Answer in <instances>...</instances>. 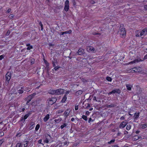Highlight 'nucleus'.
Instances as JSON below:
<instances>
[{
	"label": "nucleus",
	"mask_w": 147,
	"mask_h": 147,
	"mask_svg": "<svg viewBox=\"0 0 147 147\" xmlns=\"http://www.w3.org/2000/svg\"><path fill=\"white\" fill-rule=\"evenodd\" d=\"M64 93V90L61 88L54 90H52L49 91V93L51 94H56L57 95H60L63 94Z\"/></svg>",
	"instance_id": "1"
},
{
	"label": "nucleus",
	"mask_w": 147,
	"mask_h": 147,
	"mask_svg": "<svg viewBox=\"0 0 147 147\" xmlns=\"http://www.w3.org/2000/svg\"><path fill=\"white\" fill-rule=\"evenodd\" d=\"M118 34L120 35L121 37L123 38L125 36V31L124 28L120 26L118 32Z\"/></svg>",
	"instance_id": "2"
},
{
	"label": "nucleus",
	"mask_w": 147,
	"mask_h": 147,
	"mask_svg": "<svg viewBox=\"0 0 147 147\" xmlns=\"http://www.w3.org/2000/svg\"><path fill=\"white\" fill-rule=\"evenodd\" d=\"M132 73L133 72H139L142 71V69L140 67H136L130 69Z\"/></svg>",
	"instance_id": "3"
},
{
	"label": "nucleus",
	"mask_w": 147,
	"mask_h": 147,
	"mask_svg": "<svg viewBox=\"0 0 147 147\" xmlns=\"http://www.w3.org/2000/svg\"><path fill=\"white\" fill-rule=\"evenodd\" d=\"M56 98L54 97L50 98L48 100V104L49 105H52L56 102Z\"/></svg>",
	"instance_id": "4"
},
{
	"label": "nucleus",
	"mask_w": 147,
	"mask_h": 147,
	"mask_svg": "<svg viewBox=\"0 0 147 147\" xmlns=\"http://www.w3.org/2000/svg\"><path fill=\"white\" fill-rule=\"evenodd\" d=\"M69 3L68 0H66L65 2L64 9L66 11H68L69 9Z\"/></svg>",
	"instance_id": "5"
},
{
	"label": "nucleus",
	"mask_w": 147,
	"mask_h": 147,
	"mask_svg": "<svg viewBox=\"0 0 147 147\" xmlns=\"http://www.w3.org/2000/svg\"><path fill=\"white\" fill-rule=\"evenodd\" d=\"M147 33V28L143 29L140 32V36L142 38H143L144 36L146 35Z\"/></svg>",
	"instance_id": "6"
},
{
	"label": "nucleus",
	"mask_w": 147,
	"mask_h": 147,
	"mask_svg": "<svg viewBox=\"0 0 147 147\" xmlns=\"http://www.w3.org/2000/svg\"><path fill=\"white\" fill-rule=\"evenodd\" d=\"M51 139V136L48 134H47L45 135V139L44 140V142L47 143H48L49 142V140Z\"/></svg>",
	"instance_id": "7"
},
{
	"label": "nucleus",
	"mask_w": 147,
	"mask_h": 147,
	"mask_svg": "<svg viewBox=\"0 0 147 147\" xmlns=\"http://www.w3.org/2000/svg\"><path fill=\"white\" fill-rule=\"evenodd\" d=\"M11 74L10 73H7L6 75L5 78L6 81L8 83L9 82L11 78Z\"/></svg>",
	"instance_id": "8"
},
{
	"label": "nucleus",
	"mask_w": 147,
	"mask_h": 147,
	"mask_svg": "<svg viewBox=\"0 0 147 147\" xmlns=\"http://www.w3.org/2000/svg\"><path fill=\"white\" fill-rule=\"evenodd\" d=\"M87 51L89 52H93L94 53L96 51H94L95 49L92 47H88L87 48Z\"/></svg>",
	"instance_id": "9"
},
{
	"label": "nucleus",
	"mask_w": 147,
	"mask_h": 147,
	"mask_svg": "<svg viewBox=\"0 0 147 147\" xmlns=\"http://www.w3.org/2000/svg\"><path fill=\"white\" fill-rule=\"evenodd\" d=\"M127 124V123L126 122L123 121L121 123L119 127L121 128H123L125 127Z\"/></svg>",
	"instance_id": "10"
},
{
	"label": "nucleus",
	"mask_w": 147,
	"mask_h": 147,
	"mask_svg": "<svg viewBox=\"0 0 147 147\" xmlns=\"http://www.w3.org/2000/svg\"><path fill=\"white\" fill-rule=\"evenodd\" d=\"M141 60L140 58H138L137 59H135L134 61H131V62L129 63V64H133L136 63H138L140 61H141Z\"/></svg>",
	"instance_id": "11"
},
{
	"label": "nucleus",
	"mask_w": 147,
	"mask_h": 147,
	"mask_svg": "<svg viewBox=\"0 0 147 147\" xmlns=\"http://www.w3.org/2000/svg\"><path fill=\"white\" fill-rule=\"evenodd\" d=\"M84 51V50L82 48H80L78 51V55H81L83 54V53Z\"/></svg>",
	"instance_id": "12"
},
{
	"label": "nucleus",
	"mask_w": 147,
	"mask_h": 147,
	"mask_svg": "<svg viewBox=\"0 0 147 147\" xmlns=\"http://www.w3.org/2000/svg\"><path fill=\"white\" fill-rule=\"evenodd\" d=\"M120 90L119 89H116L114 90H113L112 91V93H113V94H115L116 93L119 94L120 93Z\"/></svg>",
	"instance_id": "13"
},
{
	"label": "nucleus",
	"mask_w": 147,
	"mask_h": 147,
	"mask_svg": "<svg viewBox=\"0 0 147 147\" xmlns=\"http://www.w3.org/2000/svg\"><path fill=\"white\" fill-rule=\"evenodd\" d=\"M71 32V30H69L68 31H67L64 32H61L60 34H59L60 35H63L64 34H70Z\"/></svg>",
	"instance_id": "14"
},
{
	"label": "nucleus",
	"mask_w": 147,
	"mask_h": 147,
	"mask_svg": "<svg viewBox=\"0 0 147 147\" xmlns=\"http://www.w3.org/2000/svg\"><path fill=\"white\" fill-rule=\"evenodd\" d=\"M70 111H69V109H67L64 113V115L66 117H67L69 114Z\"/></svg>",
	"instance_id": "15"
},
{
	"label": "nucleus",
	"mask_w": 147,
	"mask_h": 147,
	"mask_svg": "<svg viewBox=\"0 0 147 147\" xmlns=\"http://www.w3.org/2000/svg\"><path fill=\"white\" fill-rule=\"evenodd\" d=\"M50 115L49 114H47L43 119L44 121L46 122L49 118Z\"/></svg>",
	"instance_id": "16"
},
{
	"label": "nucleus",
	"mask_w": 147,
	"mask_h": 147,
	"mask_svg": "<svg viewBox=\"0 0 147 147\" xmlns=\"http://www.w3.org/2000/svg\"><path fill=\"white\" fill-rule=\"evenodd\" d=\"M67 99V97L66 96V94H65L63 97V98L62 100H61V102L63 103H64L65 102V101L66 100V99Z\"/></svg>",
	"instance_id": "17"
},
{
	"label": "nucleus",
	"mask_w": 147,
	"mask_h": 147,
	"mask_svg": "<svg viewBox=\"0 0 147 147\" xmlns=\"http://www.w3.org/2000/svg\"><path fill=\"white\" fill-rule=\"evenodd\" d=\"M36 95V93H34L33 94L28 96V98H30V99L32 100V98H33L34 96Z\"/></svg>",
	"instance_id": "18"
},
{
	"label": "nucleus",
	"mask_w": 147,
	"mask_h": 147,
	"mask_svg": "<svg viewBox=\"0 0 147 147\" xmlns=\"http://www.w3.org/2000/svg\"><path fill=\"white\" fill-rule=\"evenodd\" d=\"M34 122H31L30 123V125L31 126L30 127V128L31 129H32L34 127Z\"/></svg>",
	"instance_id": "19"
},
{
	"label": "nucleus",
	"mask_w": 147,
	"mask_h": 147,
	"mask_svg": "<svg viewBox=\"0 0 147 147\" xmlns=\"http://www.w3.org/2000/svg\"><path fill=\"white\" fill-rule=\"evenodd\" d=\"M139 113H135L134 114V119H137L139 117Z\"/></svg>",
	"instance_id": "20"
},
{
	"label": "nucleus",
	"mask_w": 147,
	"mask_h": 147,
	"mask_svg": "<svg viewBox=\"0 0 147 147\" xmlns=\"http://www.w3.org/2000/svg\"><path fill=\"white\" fill-rule=\"evenodd\" d=\"M126 87H127V89L129 90H130L131 89V86L129 84H126Z\"/></svg>",
	"instance_id": "21"
},
{
	"label": "nucleus",
	"mask_w": 147,
	"mask_h": 147,
	"mask_svg": "<svg viewBox=\"0 0 147 147\" xmlns=\"http://www.w3.org/2000/svg\"><path fill=\"white\" fill-rule=\"evenodd\" d=\"M43 61L45 63L46 67H48L49 65V63L47 61H46L45 59H43Z\"/></svg>",
	"instance_id": "22"
},
{
	"label": "nucleus",
	"mask_w": 147,
	"mask_h": 147,
	"mask_svg": "<svg viewBox=\"0 0 147 147\" xmlns=\"http://www.w3.org/2000/svg\"><path fill=\"white\" fill-rule=\"evenodd\" d=\"M61 118H59L57 119H55L54 120V121L55 123H58L61 121Z\"/></svg>",
	"instance_id": "23"
},
{
	"label": "nucleus",
	"mask_w": 147,
	"mask_h": 147,
	"mask_svg": "<svg viewBox=\"0 0 147 147\" xmlns=\"http://www.w3.org/2000/svg\"><path fill=\"white\" fill-rule=\"evenodd\" d=\"M115 139H113L111 140L110 141L108 142V143L109 144H112L114 143L115 142Z\"/></svg>",
	"instance_id": "24"
},
{
	"label": "nucleus",
	"mask_w": 147,
	"mask_h": 147,
	"mask_svg": "<svg viewBox=\"0 0 147 147\" xmlns=\"http://www.w3.org/2000/svg\"><path fill=\"white\" fill-rule=\"evenodd\" d=\"M30 113H28V114H26L24 117V119H27V118L29 117V116L30 115Z\"/></svg>",
	"instance_id": "25"
},
{
	"label": "nucleus",
	"mask_w": 147,
	"mask_h": 147,
	"mask_svg": "<svg viewBox=\"0 0 147 147\" xmlns=\"http://www.w3.org/2000/svg\"><path fill=\"white\" fill-rule=\"evenodd\" d=\"M115 105L114 104H111L110 105H107L106 107L108 108H111L114 107Z\"/></svg>",
	"instance_id": "26"
},
{
	"label": "nucleus",
	"mask_w": 147,
	"mask_h": 147,
	"mask_svg": "<svg viewBox=\"0 0 147 147\" xmlns=\"http://www.w3.org/2000/svg\"><path fill=\"white\" fill-rule=\"evenodd\" d=\"M26 100L27 101V102L26 103V104L27 105H28V103L29 102H30L31 100V99H30V98H28V97H27L26 98Z\"/></svg>",
	"instance_id": "27"
},
{
	"label": "nucleus",
	"mask_w": 147,
	"mask_h": 147,
	"mask_svg": "<svg viewBox=\"0 0 147 147\" xmlns=\"http://www.w3.org/2000/svg\"><path fill=\"white\" fill-rule=\"evenodd\" d=\"M82 92V91L79 90L76 92V94L77 95H79L81 94Z\"/></svg>",
	"instance_id": "28"
},
{
	"label": "nucleus",
	"mask_w": 147,
	"mask_h": 147,
	"mask_svg": "<svg viewBox=\"0 0 147 147\" xmlns=\"http://www.w3.org/2000/svg\"><path fill=\"white\" fill-rule=\"evenodd\" d=\"M24 92L22 90H18V92H16V94H18V93L20 94H22Z\"/></svg>",
	"instance_id": "29"
},
{
	"label": "nucleus",
	"mask_w": 147,
	"mask_h": 147,
	"mask_svg": "<svg viewBox=\"0 0 147 147\" xmlns=\"http://www.w3.org/2000/svg\"><path fill=\"white\" fill-rule=\"evenodd\" d=\"M40 125L39 124H37L36 125V127L35 128V130H36V131L38 130L40 127Z\"/></svg>",
	"instance_id": "30"
},
{
	"label": "nucleus",
	"mask_w": 147,
	"mask_h": 147,
	"mask_svg": "<svg viewBox=\"0 0 147 147\" xmlns=\"http://www.w3.org/2000/svg\"><path fill=\"white\" fill-rule=\"evenodd\" d=\"M131 126L130 125H127L126 129L127 130H129L131 129Z\"/></svg>",
	"instance_id": "31"
},
{
	"label": "nucleus",
	"mask_w": 147,
	"mask_h": 147,
	"mask_svg": "<svg viewBox=\"0 0 147 147\" xmlns=\"http://www.w3.org/2000/svg\"><path fill=\"white\" fill-rule=\"evenodd\" d=\"M28 143H26L22 144L21 145V147H26L28 145Z\"/></svg>",
	"instance_id": "32"
},
{
	"label": "nucleus",
	"mask_w": 147,
	"mask_h": 147,
	"mask_svg": "<svg viewBox=\"0 0 147 147\" xmlns=\"http://www.w3.org/2000/svg\"><path fill=\"white\" fill-rule=\"evenodd\" d=\"M22 144L21 143H17L16 145V147H21Z\"/></svg>",
	"instance_id": "33"
},
{
	"label": "nucleus",
	"mask_w": 147,
	"mask_h": 147,
	"mask_svg": "<svg viewBox=\"0 0 147 147\" xmlns=\"http://www.w3.org/2000/svg\"><path fill=\"white\" fill-rule=\"evenodd\" d=\"M106 80L108 81L111 82L112 81V79L111 78L109 77H107L106 78Z\"/></svg>",
	"instance_id": "34"
},
{
	"label": "nucleus",
	"mask_w": 147,
	"mask_h": 147,
	"mask_svg": "<svg viewBox=\"0 0 147 147\" xmlns=\"http://www.w3.org/2000/svg\"><path fill=\"white\" fill-rule=\"evenodd\" d=\"M67 125V124L66 123H64L63 125H62L61 126V129H63L64 127L66 126Z\"/></svg>",
	"instance_id": "35"
},
{
	"label": "nucleus",
	"mask_w": 147,
	"mask_h": 147,
	"mask_svg": "<svg viewBox=\"0 0 147 147\" xmlns=\"http://www.w3.org/2000/svg\"><path fill=\"white\" fill-rule=\"evenodd\" d=\"M147 127V124H144L142 125V129H144Z\"/></svg>",
	"instance_id": "36"
},
{
	"label": "nucleus",
	"mask_w": 147,
	"mask_h": 147,
	"mask_svg": "<svg viewBox=\"0 0 147 147\" xmlns=\"http://www.w3.org/2000/svg\"><path fill=\"white\" fill-rule=\"evenodd\" d=\"M82 118L85 121L87 120V117L85 115H83L82 116Z\"/></svg>",
	"instance_id": "37"
},
{
	"label": "nucleus",
	"mask_w": 147,
	"mask_h": 147,
	"mask_svg": "<svg viewBox=\"0 0 147 147\" xmlns=\"http://www.w3.org/2000/svg\"><path fill=\"white\" fill-rule=\"evenodd\" d=\"M63 112V110H59L57 111V113H60Z\"/></svg>",
	"instance_id": "38"
},
{
	"label": "nucleus",
	"mask_w": 147,
	"mask_h": 147,
	"mask_svg": "<svg viewBox=\"0 0 147 147\" xmlns=\"http://www.w3.org/2000/svg\"><path fill=\"white\" fill-rule=\"evenodd\" d=\"M33 48V47L32 45H30L27 48V49L28 50H30L31 49H32Z\"/></svg>",
	"instance_id": "39"
},
{
	"label": "nucleus",
	"mask_w": 147,
	"mask_h": 147,
	"mask_svg": "<svg viewBox=\"0 0 147 147\" xmlns=\"http://www.w3.org/2000/svg\"><path fill=\"white\" fill-rule=\"evenodd\" d=\"M39 24L41 26V30H43V25L42 24L41 22H40L39 23Z\"/></svg>",
	"instance_id": "40"
},
{
	"label": "nucleus",
	"mask_w": 147,
	"mask_h": 147,
	"mask_svg": "<svg viewBox=\"0 0 147 147\" xmlns=\"http://www.w3.org/2000/svg\"><path fill=\"white\" fill-rule=\"evenodd\" d=\"M14 16V15L13 14H11L9 16V17L10 19H11L13 18Z\"/></svg>",
	"instance_id": "41"
},
{
	"label": "nucleus",
	"mask_w": 147,
	"mask_h": 147,
	"mask_svg": "<svg viewBox=\"0 0 147 147\" xmlns=\"http://www.w3.org/2000/svg\"><path fill=\"white\" fill-rule=\"evenodd\" d=\"M25 120L24 117H22L21 118L20 121L24 123L25 121Z\"/></svg>",
	"instance_id": "42"
},
{
	"label": "nucleus",
	"mask_w": 147,
	"mask_h": 147,
	"mask_svg": "<svg viewBox=\"0 0 147 147\" xmlns=\"http://www.w3.org/2000/svg\"><path fill=\"white\" fill-rule=\"evenodd\" d=\"M60 67L58 66H55L54 67V69L55 71H57V69L59 68Z\"/></svg>",
	"instance_id": "43"
},
{
	"label": "nucleus",
	"mask_w": 147,
	"mask_h": 147,
	"mask_svg": "<svg viewBox=\"0 0 147 147\" xmlns=\"http://www.w3.org/2000/svg\"><path fill=\"white\" fill-rule=\"evenodd\" d=\"M135 139H136V140H137L138 139H139L140 138H141V137L140 136V137L138 136H135Z\"/></svg>",
	"instance_id": "44"
},
{
	"label": "nucleus",
	"mask_w": 147,
	"mask_h": 147,
	"mask_svg": "<svg viewBox=\"0 0 147 147\" xmlns=\"http://www.w3.org/2000/svg\"><path fill=\"white\" fill-rule=\"evenodd\" d=\"M34 59H31V63L32 64L34 63Z\"/></svg>",
	"instance_id": "45"
},
{
	"label": "nucleus",
	"mask_w": 147,
	"mask_h": 147,
	"mask_svg": "<svg viewBox=\"0 0 147 147\" xmlns=\"http://www.w3.org/2000/svg\"><path fill=\"white\" fill-rule=\"evenodd\" d=\"M4 135V133L3 132H0V136H2Z\"/></svg>",
	"instance_id": "46"
},
{
	"label": "nucleus",
	"mask_w": 147,
	"mask_h": 147,
	"mask_svg": "<svg viewBox=\"0 0 147 147\" xmlns=\"http://www.w3.org/2000/svg\"><path fill=\"white\" fill-rule=\"evenodd\" d=\"M4 57V55H2L0 56V60H1Z\"/></svg>",
	"instance_id": "47"
},
{
	"label": "nucleus",
	"mask_w": 147,
	"mask_h": 147,
	"mask_svg": "<svg viewBox=\"0 0 147 147\" xmlns=\"http://www.w3.org/2000/svg\"><path fill=\"white\" fill-rule=\"evenodd\" d=\"M10 31L9 30H8L6 34V36H8V35L9 34H10Z\"/></svg>",
	"instance_id": "48"
},
{
	"label": "nucleus",
	"mask_w": 147,
	"mask_h": 147,
	"mask_svg": "<svg viewBox=\"0 0 147 147\" xmlns=\"http://www.w3.org/2000/svg\"><path fill=\"white\" fill-rule=\"evenodd\" d=\"M78 105H77V106H75V109L76 110H78Z\"/></svg>",
	"instance_id": "49"
},
{
	"label": "nucleus",
	"mask_w": 147,
	"mask_h": 147,
	"mask_svg": "<svg viewBox=\"0 0 147 147\" xmlns=\"http://www.w3.org/2000/svg\"><path fill=\"white\" fill-rule=\"evenodd\" d=\"M49 45L50 47H53L54 46V45L51 44V43H49Z\"/></svg>",
	"instance_id": "50"
},
{
	"label": "nucleus",
	"mask_w": 147,
	"mask_h": 147,
	"mask_svg": "<svg viewBox=\"0 0 147 147\" xmlns=\"http://www.w3.org/2000/svg\"><path fill=\"white\" fill-rule=\"evenodd\" d=\"M70 92V91L68 90V91H66V92H65V94H66V95L67 94H68Z\"/></svg>",
	"instance_id": "51"
},
{
	"label": "nucleus",
	"mask_w": 147,
	"mask_h": 147,
	"mask_svg": "<svg viewBox=\"0 0 147 147\" xmlns=\"http://www.w3.org/2000/svg\"><path fill=\"white\" fill-rule=\"evenodd\" d=\"M11 11V9H9L7 10V13H9Z\"/></svg>",
	"instance_id": "52"
},
{
	"label": "nucleus",
	"mask_w": 147,
	"mask_h": 147,
	"mask_svg": "<svg viewBox=\"0 0 147 147\" xmlns=\"http://www.w3.org/2000/svg\"><path fill=\"white\" fill-rule=\"evenodd\" d=\"M42 141V140H40L38 141V142L39 144H41Z\"/></svg>",
	"instance_id": "53"
},
{
	"label": "nucleus",
	"mask_w": 147,
	"mask_h": 147,
	"mask_svg": "<svg viewBox=\"0 0 147 147\" xmlns=\"http://www.w3.org/2000/svg\"><path fill=\"white\" fill-rule=\"evenodd\" d=\"M93 100H96V101H97V100H96V96H94L93 98Z\"/></svg>",
	"instance_id": "54"
},
{
	"label": "nucleus",
	"mask_w": 147,
	"mask_h": 147,
	"mask_svg": "<svg viewBox=\"0 0 147 147\" xmlns=\"http://www.w3.org/2000/svg\"><path fill=\"white\" fill-rule=\"evenodd\" d=\"M67 142H65L63 143V146L66 145H67Z\"/></svg>",
	"instance_id": "55"
},
{
	"label": "nucleus",
	"mask_w": 147,
	"mask_h": 147,
	"mask_svg": "<svg viewBox=\"0 0 147 147\" xmlns=\"http://www.w3.org/2000/svg\"><path fill=\"white\" fill-rule=\"evenodd\" d=\"M3 142V141L2 140H0V146L1 145Z\"/></svg>",
	"instance_id": "56"
},
{
	"label": "nucleus",
	"mask_w": 147,
	"mask_h": 147,
	"mask_svg": "<svg viewBox=\"0 0 147 147\" xmlns=\"http://www.w3.org/2000/svg\"><path fill=\"white\" fill-rule=\"evenodd\" d=\"M144 59H147V54L145 55L144 58Z\"/></svg>",
	"instance_id": "57"
},
{
	"label": "nucleus",
	"mask_w": 147,
	"mask_h": 147,
	"mask_svg": "<svg viewBox=\"0 0 147 147\" xmlns=\"http://www.w3.org/2000/svg\"><path fill=\"white\" fill-rule=\"evenodd\" d=\"M144 7L145 9L147 10V5H144Z\"/></svg>",
	"instance_id": "58"
},
{
	"label": "nucleus",
	"mask_w": 147,
	"mask_h": 147,
	"mask_svg": "<svg viewBox=\"0 0 147 147\" xmlns=\"http://www.w3.org/2000/svg\"><path fill=\"white\" fill-rule=\"evenodd\" d=\"M92 119H91V118H90L89 119L88 121V123H90V122L92 120Z\"/></svg>",
	"instance_id": "59"
},
{
	"label": "nucleus",
	"mask_w": 147,
	"mask_h": 147,
	"mask_svg": "<svg viewBox=\"0 0 147 147\" xmlns=\"http://www.w3.org/2000/svg\"><path fill=\"white\" fill-rule=\"evenodd\" d=\"M120 119L121 120H123L124 119V117H121L120 118Z\"/></svg>",
	"instance_id": "60"
},
{
	"label": "nucleus",
	"mask_w": 147,
	"mask_h": 147,
	"mask_svg": "<svg viewBox=\"0 0 147 147\" xmlns=\"http://www.w3.org/2000/svg\"><path fill=\"white\" fill-rule=\"evenodd\" d=\"M140 131H137L136 132V134H138L139 133H140Z\"/></svg>",
	"instance_id": "61"
},
{
	"label": "nucleus",
	"mask_w": 147,
	"mask_h": 147,
	"mask_svg": "<svg viewBox=\"0 0 147 147\" xmlns=\"http://www.w3.org/2000/svg\"><path fill=\"white\" fill-rule=\"evenodd\" d=\"M140 35L139 34H137L136 35V36L137 37H140Z\"/></svg>",
	"instance_id": "62"
},
{
	"label": "nucleus",
	"mask_w": 147,
	"mask_h": 147,
	"mask_svg": "<svg viewBox=\"0 0 147 147\" xmlns=\"http://www.w3.org/2000/svg\"><path fill=\"white\" fill-rule=\"evenodd\" d=\"M74 120V118H72L71 119V121H73Z\"/></svg>",
	"instance_id": "63"
},
{
	"label": "nucleus",
	"mask_w": 147,
	"mask_h": 147,
	"mask_svg": "<svg viewBox=\"0 0 147 147\" xmlns=\"http://www.w3.org/2000/svg\"><path fill=\"white\" fill-rule=\"evenodd\" d=\"M95 1H91V3H92V4H94V3H95Z\"/></svg>",
	"instance_id": "64"
}]
</instances>
